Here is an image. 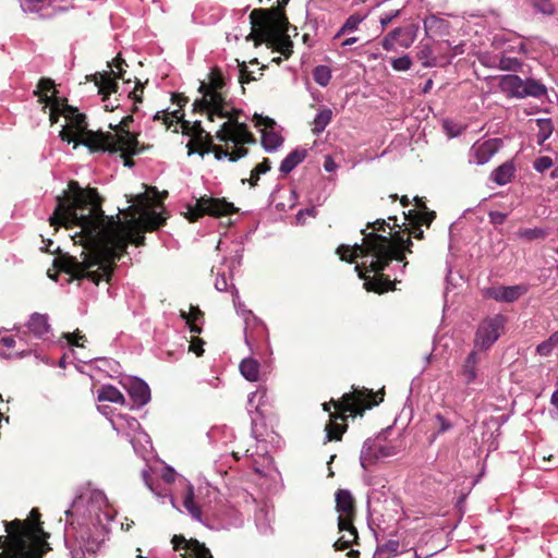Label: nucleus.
<instances>
[{
  "label": "nucleus",
  "mask_w": 558,
  "mask_h": 558,
  "mask_svg": "<svg viewBox=\"0 0 558 558\" xmlns=\"http://www.w3.org/2000/svg\"><path fill=\"white\" fill-rule=\"evenodd\" d=\"M126 209L125 222L105 216L95 189H82L71 181L63 196L57 197V206L49 217L50 226L66 229L78 228L71 235L74 243L84 247L82 259L63 256L54 264L75 279H88L95 284L110 280L113 264L129 243L136 246L144 242V231L161 227L165 218L156 210L154 196L148 192L137 194Z\"/></svg>",
  "instance_id": "f257e3e1"
},
{
  "label": "nucleus",
  "mask_w": 558,
  "mask_h": 558,
  "mask_svg": "<svg viewBox=\"0 0 558 558\" xmlns=\"http://www.w3.org/2000/svg\"><path fill=\"white\" fill-rule=\"evenodd\" d=\"M54 83L50 78H40L34 90V95L38 97V102L43 104L44 108L49 107V119L51 123H57L59 117H64L65 124L59 133L62 141L83 144L92 150H120L129 155L138 153V142L133 133L124 129H118L114 133L93 132L87 130L85 116L80 113L76 108L57 98Z\"/></svg>",
  "instance_id": "f03ea898"
},
{
  "label": "nucleus",
  "mask_w": 558,
  "mask_h": 558,
  "mask_svg": "<svg viewBox=\"0 0 558 558\" xmlns=\"http://www.w3.org/2000/svg\"><path fill=\"white\" fill-rule=\"evenodd\" d=\"M361 232L364 235L362 244L355 243L353 246L342 244L337 248V254H339L342 260L350 263L357 257L362 259V263L355 266V270L359 277L364 279V288L367 291L380 293L393 289L389 278H384L383 276L372 278L366 277L365 274H378L392 259L402 262L404 259V251L410 252L411 239L409 236L404 239L403 235L396 234L391 240L374 231L366 233L364 229Z\"/></svg>",
  "instance_id": "7ed1b4c3"
},
{
  "label": "nucleus",
  "mask_w": 558,
  "mask_h": 558,
  "mask_svg": "<svg viewBox=\"0 0 558 558\" xmlns=\"http://www.w3.org/2000/svg\"><path fill=\"white\" fill-rule=\"evenodd\" d=\"M65 514L81 548L95 554L106 541L116 511L104 492L86 488L73 500Z\"/></svg>",
  "instance_id": "20e7f679"
},
{
  "label": "nucleus",
  "mask_w": 558,
  "mask_h": 558,
  "mask_svg": "<svg viewBox=\"0 0 558 558\" xmlns=\"http://www.w3.org/2000/svg\"><path fill=\"white\" fill-rule=\"evenodd\" d=\"M201 99L195 100V105L201 110L206 111L209 120L215 117L227 119L216 132L219 141L232 140L234 143H253L254 137L247 131L246 124L239 121L242 110L235 109L227 100L226 83L220 71L211 70L208 75V82H202L199 85Z\"/></svg>",
  "instance_id": "39448f33"
},
{
  "label": "nucleus",
  "mask_w": 558,
  "mask_h": 558,
  "mask_svg": "<svg viewBox=\"0 0 558 558\" xmlns=\"http://www.w3.org/2000/svg\"><path fill=\"white\" fill-rule=\"evenodd\" d=\"M270 1L258 0L259 3ZM288 2L289 0H276L269 9L253 10L250 14L252 32L246 37L247 40H254L256 46L266 43L286 59L291 56L293 48V43L287 35L288 19L283 13Z\"/></svg>",
  "instance_id": "423d86ee"
},
{
  "label": "nucleus",
  "mask_w": 558,
  "mask_h": 558,
  "mask_svg": "<svg viewBox=\"0 0 558 558\" xmlns=\"http://www.w3.org/2000/svg\"><path fill=\"white\" fill-rule=\"evenodd\" d=\"M4 525L8 537L2 541L0 536V548L3 547L0 558H36L41 532L39 523L33 525L14 520Z\"/></svg>",
  "instance_id": "0eeeda50"
},
{
  "label": "nucleus",
  "mask_w": 558,
  "mask_h": 558,
  "mask_svg": "<svg viewBox=\"0 0 558 558\" xmlns=\"http://www.w3.org/2000/svg\"><path fill=\"white\" fill-rule=\"evenodd\" d=\"M507 317L502 314H495L484 318L477 326L474 349L487 351L499 339L505 330Z\"/></svg>",
  "instance_id": "6e6552de"
},
{
  "label": "nucleus",
  "mask_w": 558,
  "mask_h": 558,
  "mask_svg": "<svg viewBox=\"0 0 558 558\" xmlns=\"http://www.w3.org/2000/svg\"><path fill=\"white\" fill-rule=\"evenodd\" d=\"M235 210L233 204L225 199L201 197L196 199L195 205H189L187 218L190 221H196L203 215L227 216Z\"/></svg>",
  "instance_id": "1a4fd4ad"
},
{
  "label": "nucleus",
  "mask_w": 558,
  "mask_h": 558,
  "mask_svg": "<svg viewBox=\"0 0 558 558\" xmlns=\"http://www.w3.org/2000/svg\"><path fill=\"white\" fill-rule=\"evenodd\" d=\"M373 391L367 389H355L353 392L344 393L340 401L333 402L337 410L342 413L356 414L377 402H373Z\"/></svg>",
  "instance_id": "9d476101"
},
{
  "label": "nucleus",
  "mask_w": 558,
  "mask_h": 558,
  "mask_svg": "<svg viewBox=\"0 0 558 558\" xmlns=\"http://www.w3.org/2000/svg\"><path fill=\"white\" fill-rule=\"evenodd\" d=\"M418 26L411 24L405 27H397L389 32L381 40L386 51H395L397 47L410 48L417 37Z\"/></svg>",
  "instance_id": "9b49d317"
},
{
  "label": "nucleus",
  "mask_w": 558,
  "mask_h": 558,
  "mask_svg": "<svg viewBox=\"0 0 558 558\" xmlns=\"http://www.w3.org/2000/svg\"><path fill=\"white\" fill-rule=\"evenodd\" d=\"M111 424L113 428L118 433L124 434L128 438H130V441L132 442L134 449L136 450V447L134 445L135 438L138 440H145L146 442H149L148 435L141 429L140 422L130 415L126 414H119L114 418H111Z\"/></svg>",
  "instance_id": "f8f14e48"
},
{
  "label": "nucleus",
  "mask_w": 558,
  "mask_h": 558,
  "mask_svg": "<svg viewBox=\"0 0 558 558\" xmlns=\"http://www.w3.org/2000/svg\"><path fill=\"white\" fill-rule=\"evenodd\" d=\"M501 140L489 138L487 141L475 142L469 151V161L477 166L487 163L492 157L499 150Z\"/></svg>",
  "instance_id": "ddd939ff"
},
{
  "label": "nucleus",
  "mask_w": 558,
  "mask_h": 558,
  "mask_svg": "<svg viewBox=\"0 0 558 558\" xmlns=\"http://www.w3.org/2000/svg\"><path fill=\"white\" fill-rule=\"evenodd\" d=\"M172 544L175 550H184L182 558H213L209 549L196 539L186 541L183 536L174 535Z\"/></svg>",
  "instance_id": "4468645a"
},
{
  "label": "nucleus",
  "mask_w": 558,
  "mask_h": 558,
  "mask_svg": "<svg viewBox=\"0 0 558 558\" xmlns=\"http://www.w3.org/2000/svg\"><path fill=\"white\" fill-rule=\"evenodd\" d=\"M256 125H264L262 130V144L267 151H274L281 146L283 140L281 135L275 131V122L269 118H263L262 116L255 114Z\"/></svg>",
  "instance_id": "2eb2a0df"
},
{
  "label": "nucleus",
  "mask_w": 558,
  "mask_h": 558,
  "mask_svg": "<svg viewBox=\"0 0 558 558\" xmlns=\"http://www.w3.org/2000/svg\"><path fill=\"white\" fill-rule=\"evenodd\" d=\"M95 85L98 88V93L102 95L104 107L108 111H112L119 105L116 102L117 99L111 100L110 95L117 92V82L116 77L110 76V74H95L94 75Z\"/></svg>",
  "instance_id": "dca6fc26"
},
{
  "label": "nucleus",
  "mask_w": 558,
  "mask_h": 558,
  "mask_svg": "<svg viewBox=\"0 0 558 558\" xmlns=\"http://www.w3.org/2000/svg\"><path fill=\"white\" fill-rule=\"evenodd\" d=\"M527 288L523 284L517 286H500L493 287L485 290L484 295L486 298L493 299L497 302H514L524 293H526Z\"/></svg>",
  "instance_id": "f3484780"
},
{
  "label": "nucleus",
  "mask_w": 558,
  "mask_h": 558,
  "mask_svg": "<svg viewBox=\"0 0 558 558\" xmlns=\"http://www.w3.org/2000/svg\"><path fill=\"white\" fill-rule=\"evenodd\" d=\"M336 509L339 513L338 525L344 526L349 519L355 515L354 499L348 489H338L336 493Z\"/></svg>",
  "instance_id": "a211bd4d"
},
{
  "label": "nucleus",
  "mask_w": 558,
  "mask_h": 558,
  "mask_svg": "<svg viewBox=\"0 0 558 558\" xmlns=\"http://www.w3.org/2000/svg\"><path fill=\"white\" fill-rule=\"evenodd\" d=\"M125 388L135 407L141 408L150 401V389L143 379L132 377L128 379Z\"/></svg>",
  "instance_id": "6ab92c4d"
},
{
  "label": "nucleus",
  "mask_w": 558,
  "mask_h": 558,
  "mask_svg": "<svg viewBox=\"0 0 558 558\" xmlns=\"http://www.w3.org/2000/svg\"><path fill=\"white\" fill-rule=\"evenodd\" d=\"M381 449L383 446L379 445L376 440L368 438L363 442L360 454V463L364 470H367L371 465L377 462L379 459L378 450Z\"/></svg>",
  "instance_id": "aec40b11"
},
{
  "label": "nucleus",
  "mask_w": 558,
  "mask_h": 558,
  "mask_svg": "<svg viewBox=\"0 0 558 558\" xmlns=\"http://www.w3.org/2000/svg\"><path fill=\"white\" fill-rule=\"evenodd\" d=\"M338 527L342 535L336 541L333 547L336 550H344L356 542L357 531L353 525V519H349L348 524L344 526L338 525Z\"/></svg>",
  "instance_id": "412c9836"
},
{
  "label": "nucleus",
  "mask_w": 558,
  "mask_h": 558,
  "mask_svg": "<svg viewBox=\"0 0 558 558\" xmlns=\"http://www.w3.org/2000/svg\"><path fill=\"white\" fill-rule=\"evenodd\" d=\"M478 351L473 349L466 356L463 365L461 374L463 376L464 383L466 385H471L475 381L477 377V365L480 364Z\"/></svg>",
  "instance_id": "4be33fe9"
},
{
  "label": "nucleus",
  "mask_w": 558,
  "mask_h": 558,
  "mask_svg": "<svg viewBox=\"0 0 558 558\" xmlns=\"http://www.w3.org/2000/svg\"><path fill=\"white\" fill-rule=\"evenodd\" d=\"M424 29L428 37L442 36L448 32V22L430 14L424 19Z\"/></svg>",
  "instance_id": "5701e85b"
},
{
  "label": "nucleus",
  "mask_w": 558,
  "mask_h": 558,
  "mask_svg": "<svg viewBox=\"0 0 558 558\" xmlns=\"http://www.w3.org/2000/svg\"><path fill=\"white\" fill-rule=\"evenodd\" d=\"M274 520V510L263 506L255 513L256 527L260 534L267 535L272 532L271 522Z\"/></svg>",
  "instance_id": "b1692460"
},
{
  "label": "nucleus",
  "mask_w": 558,
  "mask_h": 558,
  "mask_svg": "<svg viewBox=\"0 0 558 558\" xmlns=\"http://www.w3.org/2000/svg\"><path fill=\"white\" fill-rule=\"evenodd\" d=\"M523 80L518 75H504L500 80V88L512 97L522 98Z\"/></svg>",
  "instance_id": "393cba45"
},
{
  "label": "nucleus",
  "mask_w": 558,
  "mask_h": 558,
  "mask_svg": "<svg viewBox=\"0 0 558 558\" xmlns=\"http://www.w3.org/2000/svg\"><path fill=\"white\" fill-rule=\"evenodd\" d=\"M28 330L38 338L49 332L50 326L48 316L45 314L34 313L27 324Z\"/></svg>",
  "instance_id": "a878e982"
},
{
  "label": "nucleus",
  "mask_w": 558,
  "mask_h": 558,
  "mask_svg": "<svg viewBox=\"0 0 558 558\" xmlns=\"http://www.w3.org/2000/svg\"><path fill=\"white\" fill-rule=\"evenodd\" d=\"M307 151L304 148H295L292 150L280 165V172L283 174L290 173L298 165H300L306 157Z\"/></svg>",
  "instance_id": "bb28decb"
},
{
  "label": "nucleus",
  "mask_w": 558,
  "mask_h": 558,
  "mask_svg": "<svg viewBox=\"0 0 558 558\" xmlns=\"http://www.w3.org/2000/svg\"><path fill=\"white\" fill-rule=\"evenodd\" d=\"M226 142H232L234 147L232 151H229L228 149L222 148L221 146L214 147V153L217 159H223L228 158L231 161H236L240 158L244 157L247 154V149L239 146L242 144H245L244 142L241 143H234L232 140H227Z\"/></svg>",
  "instance_id": "cd10ccee"
},
{
  "label": "nucleus",
  "mask_w": 558,
  "mask_h": 558,
  "mask_svg": "<svg viewBox=\"0 0 558 558\" xmlns=\"http://www.w3.org/2000/svg\"><path fill=\"white\" fill-rule=\"evenodd\" d=\"M515 168L512 162H505L497 167L490 173V180H493L498 185H505L509 183L514 175Z\"/></svg>",
  "instance_id": "c85d7f7f"
},
{
  "label": "nucleus",
  "mask_w": 558,
  "mask_h": 558,
  "mask_svg": "<svg viewBox=\"0 0 558 558\" xmlns=\"http://www.w3.org/2000/svg\"><path fill=\"white\" fill-rule=\"evenodd\" d=\"M367 16H368V12H365V13L356 12L354 14H351L345 20V22L343 23L341 28L335 35V39L345 35V34L355 32L359 28L360 24L363 21H365Z\"/></svg>",
  "instance_id": "c756f323"
},
{
  "label": "nucleus",
  "mask_w": 558,
  "mask_h": 558,
  "mask_svg": "<svg viewBox=\"0 0 558 558\" xmlns=\"http://www.w3.org/2000/svg\"><path fill=\"white\" fill-rule=\"evenodd\" d=\"M185 490L183 496V507L191 514V517L197 521L202 520V511L194 501V492L191 484H185Z\"/></svg>",
  "instance_id": "7c9ffc66"
},
{
  "label": "nucleus",
  "mask_w": 558,
  "mask_h": 558,
  "mask_svg": "<svg viewBox=\"0 0 558 558\" xmlns=\"http://www.w3.org/2000/svg\"><path fill=\"white\" fill-rule=\"evenodd\" d=\"M97 399L100 402L109 401L119 404H123L125 401L124 396L121 393V391L112 385L102 386L98 390Z\"/></svg>",
  "instance_id": "2f4dec72"
},
{
  "label": "nucleus",
  "mask_w": 558,
  "mask_h": 558,
  "mask_svg": "<svg viewBox=\"0 0 558 558\" xmlns=\"http://www.w3.org/2000/svg\"><path fill=\"white\" fill-rule=\"evenodd\" d=\"M500 53H507V54H522L527 56L529 54V48L527 45L524 43V40L517 34H513V36L510 38L506 47Z\"/></svg>",
  "instance_id": "473e14b6"
},
{
  "label": "nucleus",
  "mask_w": 558,
  "mask_h": 558,
  "mask_svg": "<svg viewBox=\"0 0 558 558\" xmlns=\"http://www.w3.org/2000/svg\"><path fill=\"white\" fill-rule=\"evenodd\" d=\"M240 372L250 381H256L259 376V364L254 359H244L240 364Z\"/></svg>",
  "instance_id": "72a5a7b5"
},
{
  "label": "nucleus",
  "mask_w": 558,
  "mask_h": 558,
  "mask_svg": "<svg viewBox=\"0 0 558 558\" xmlns=\"http://www.w3.org/2000/svg\"><path fill=\"white\" fill-rule=\"evenodd\" d=\"M522 65L523 62L512 54L500 53L498 56V69L501 71L518 72Z\"/></svg>",
  "instance_id": "f704fd0d"
},
{
  "label": "nucleus",
  "mask_w": 558,
  "mask_h": 558,
  "mask_svg": "<svg viewBox=\"0 0 558 558\" xmlns=\"http://www.w3.org/2000/svg\"><path fill=\"white\" fill-rule=\"evenodd\" d=\"M523 95L522 98L532 96V97H541L546 94V87L544 84L539 83L536 80L527 78L523 80Z\"/></svg>",
  "instance_id": "c9c22d12"
},
{
  "label": "nucleus",
  "mask_w": 558,
  "mask_h": 558,
  "mask_svg": "<svg viewBox=\"0 0 558 558\" xmlns=\"http://www.w3.org/2000/svg\"><path fill=\"white\" fill-rule=\"evenodd\" d=\"M534 14L551 16L556 12V4L553 0H529Z\"/></svg>",
  "instance_id": "e433bc0d"
},
{
  "label": "nucleus",
  "mask_w": 558,
  "mask_h": 558,
  "mask_svg": "<svg viewBox=\"0 0 558 558\" xmlns=\"http://www.w3.org/2000/svg\"><path fill=\"white\" fill-rule=\"evenodd\" d=\"M400 553V543L397 539H389L377 547L374 558H391Z\"/></svg>",
  "instance_id": "4c0bfd02"
},
{
  "label": "nucleus",
  "mask_w": 558,
  "mask_h": 558,
  "mask_svg": "<svg viewBox=\"0 0 558 558\" xmlns=\"http://www.w3.org/2000/svg\"><path fill=\"white\" fill-rule=\"evenodd\" d=\"M332 111L329 108H324L318 111L313 122V133L320 134L326 126L330 123Z\"/></svg>",
  "instance_id": "58836bf2"
},
{
  "label": "nucleus",
  "mask_w": 558,
  "mask_h": 558,
  "mask_svg": "<svg viewBox=\"0 0 558 558\" xmlns=\"http://www.w3.org/2000/svg\"><path fill=\"white\" fill-rule=\"evenodd\" d=\"M535 123L538 129L537 134H536L537 144L543 145L545 143V141H547L553 133L554 126H553L551 120L541 118V119H536Z\"/></svg>",
  "instance_id": "ea45409f"
},
{
  "label": "nucleus",
  "mask_w": 558,
  "mask_h": 558,
  "mask_svg": "<svg viewBox=\"0 0 558 558\" xmlns=\"http://www.w3.org/2000/svg\"><path fill=\"white\" fill-rule=\"evenodd\" d=\"M417 58L424 68H433L437 64L433 48L429 44L421 43L417 51Z\"/></svg>",
  "instance_id": "a19ab883"
},
{
  "label": "nucleus",
  "mask_w": 558,
  "mask_h": 558,
  "mask_svg": "<svg viewBox=\"0 0 558 558\" xmlns=\"http://www.w3.org/2000/svg\"><path fill=\"white\" fill-rule=\"evenodd\" d=\"M203 313L197 307H190V312H181V317L185 319L186 324L190 326L191 332L199 333L201 327L197 325V322L201 320Z\"/></svg>",
  "instance_id": "79ce46f5"
},
{
  "label": "nucleus",
  "mask_w": 558,
  "mask_h": 558,
  "mask_svg": "<svg viewBox=\"0 0 558 558\" xmlns=\"http://www.w3.org/2000/svg\"><path fill=\"white\" fill-rule=\"evenodd\" d=\"M24 12L43 13L44 9L51 5V0H20Z\"/></svg>",
  "instance_id": "37998d69"
},
{
  "label": "nucleus",
  "mask_w": 558,
  "mask_h": 558,
  "mask_svg": "<svg viewBox=\"0 0 558 558\" xmlns=\"http://www.w3.org/2000/svg\"><path fill=\"white\" fill-rule=\"evenodd\" d=\"M339 415L332 413L330 414V422L326 426V437L327 440H340L341 436L344 432V427L337 424L333 420L338 418Z\"/></svg>",
  "instance_id": "c03bdc74"
},
{
  "label": "nucleus",
  "mask_w": 558,
  "mask_h": 558,
  "mask_svg": "<svg viewBox=\"0 0 558 558\" xmlns=\"http://www.w3.org/2000/svg\"><path fill=\"white\" fill-rule=\"evenodd\" d=\"M314 81L325 87L331 80V70L327 65H317L313 71Z\"/></svg>",
  "instance_id": "a18cd8bd"
},
{
  "label": "nucleus",
  "mask_w": 558,
  "mask_h": 558,
  "mask_svg": "<svg viewBox=\"0 0 558 558\" xmlns=\"http://www.w3.org/2000/svg\"><path fill=\"white\" fill-rule=\"evenodd\" d=\"M232 296H233L234 307L236 308L238 312L241 311V315L243 316L244 322H245V329H247V327L251 325V323L256 322V317L252 314L251 311L241 310L243 304L241 303L239 292L234 287L232 290Z\"/></svg>",
  "instance_id": "49530a36"
},
{
  "label": "nucleus",
  "mask_w": 558,
  "mask_h": 558,
  "mask_svg": "<svg viewBox=\"0 0 558 558\" xmlns=\"http://www.w3.org/2000/svg\"><path fill=\"white\" fill-rule=\"evenodd\" d=\"M434 424L437 428L436 434L433 438H435L437 435L444 434L448 430H450L453 427V424L448 420L445 415L437 413L434 415Z\"/></svg>",
  "instance_id": "de8ad7c7"
},
{
  "label": "nucleus",
  "mask_w": 558,
  "mask_h": 558,
  "mask_svg": "<svg viewBox=\"0 0 558 558\" xmlns=\"http://www.w3.org/2000/svg\"><path fill=\"white\" fill-rule=\"evenodd\" d=\"M264 398H266L265 389H257L256 391L250 393L247 401L250 411H252V409L258 411L259 407L264 403Z\"/></svg>",
  "instance_id": "09e8293b"
},
{
  "label": "nucleus",
  "mask_w": 558,
  "mask_h": 558,
  "mask_svg": "<svg viewBox=\"0 0 558 558\" xmlns=\"http://www.w3.org/2000/svg\"><path fill=\"white\" fill-rule=\"evenodd\" d=\"M514 33H498L493 36L492 46L495 49H500L501 51L513 36Z\"/></svg>",
  "instance_id": "8fccbe9b"
},
{
  "label": "nucleus",
  "mask_w": 558,
  "mask_h": 558,
  "mask_svg": "<svg viewBox=\"0 0 558 558\" xmlns=\"http://www.w3.org/2000/svg\"><path fill=\"white\" fill-rule=\"evenodd\" d=\"M412 65V60L409 56H402L396 59H392L391 66L396 71H408Z\"/></svg>",
  "instance_id": "3c124183"
},
{
  "label": "nucleus",
  "mask_w": 558,
  "mask_h": 558,
  "mask_svg": "<svg viewBox=\"0 0 558 558\" xmlns=\"http://www.w3.org/2000/svg\"><path fill=\"white\" fill-rule=\"evenodd\" d=\"M125 65H126L125 61L122 58H120V57L114 58L113 63L109 64V66L111 68V71L109 72V74L110 75L114 74L117 77L122 78ZM105 74H108V72H106Z\"/></svg>",
  "instance_id": "603ef678"
},
{
  "label": "nucleus",
  "mask_w": 558,
  "mask_h": 558,
  "mask_svg": "<svg viewBox=\"0 0 558 558\" xmlns=\"http://www.w3.org/2000/svg\"><path fill=\"white\" fill-rule=\"evenodd\" d=\"M401 13V9L384 12L379 17V23L383 28L387 27L396 17Z\"/></svg>",
  "instance_id": "864d4df0"
},
{
  "label": "nucleus",
  "mask_w": 558,
  "mask_h": 558,
  "mask_svg": "<svg viewBox=\"0 0 558 558\" xmlns=\"http://www.w3.org/2000/svg\"><path fill=\"white\" fill-rule=\"evenodd\" d=\"M551 166H553V159L548 156L538 157L534 161V169L537 172H544L545 170L549 169Z\"/></svg>",
  "instance_id": "5fc2aeb1"
},
{
  "label": "nucleus",
  "mask_w": 558,
  "mask_h": 558,
  "mask_svg": "<svg viewBox=\"0 0 558 558\" xmlns=\"http://www.w3.org/2000/svg\"><path fill=\"white\" fill-rule=\"evenodd\" d=\"M520 236L525 238L527 240H534L538 238H544L545 232L542 229L534 228V229H524L520 231Z\"/></svg>",
  "instance_id": "6e6d98bb"
},
{
  "label": "nucleus",
  "mask_w": 558,
  "mask_h": 558,
  "mask_svg": "<svg viewBox=\"0 0 558 558\" xmlns=\"http://www.w3.org/2000/svg\"><path fill=\"white\" fill-rule=\"evenodd\" d=\"M478 61L487 66V68H496L498 69V56L497 57H490L487 53L481 54L478 57Z\"/></svg>",
  "instance_id": "4d7b16f0"
},
{
  "label": "nucleus",
  "mask_w": 558,
  "mask_h": 558,
  "mask_svg": "<svg viewBox=\"0 0 558 558\" xmlns=\"http://www.w3.org/2000/svg\"><path fill=\"white\" fill-rule=\"evenodd\" d=\"M553 351L554 347L549 343L548 340L541 342L536 347V353L539 354L541 356H548L551 354Z\"/></svg>",
  "instance_id": "13d9d810"
},
{
  "label": "nucleus",
  "mask_w": 558,
  "mask_h": 558,
  "mask_svg": "<svg viewBox=\"0 0 558 558\" xmlns=\"http://www.w3.org/2000/svg\"><path fill=\"white\" fill-rule=\"evenodd\" d=\"M215 288L220 292L226 291L228 289V279L225 275H220L217 277Z\"/></svg>",
  "instance_id": "bf43d9fd"
},
{
  "label": "nucleus",
  "mask_w": 558,
  "mask_h": 558,
  "mask_svg": "<svg viewBox=\"0 0 558 558\" xmlns=\"http://www.w3.org/2000/svg\"><path fill=\"white\" fill-rule=\"evenodd\" d=\"M270 161L269 159H264L260 163H258L254 169L256 174H263L270 170Z\"/></svg>",
  "instance_id": "052dcab7"
},
{
  "label": "nucleus",
  "mask_w": 558,
  "mask_h": 558,
  "mask_svg": "<svg viewBox=\"0 0 558 558\" xmlns=\"http://www.w3.org/2000/svg\"><path fill=\"white\" fill-rule=\"evenodd\" d=\"M182 113L180 112V110H175L174 112L171 113V117L170 116H166L165 119H163V123L167 125V126H170L174 121H179L182 119Z\"/></svg>",
  "instance_id": "680f3d73"
},
{
  "label": "nucleus",
  "mask_w": 558,
  "mask_h": 558,
  "mask_svg": "<svg viewBox=\"0 0 558 558\" xmlns=\"http://www.w3.org/2000/svg\"><path fill=\"white\" fill-rule=\"evenodd\" d=\"M65 338L68 339V342L70 344L78 347V345H81L78 343V340L84 339V336L81 335L80 332H75V333H66Z\"/></svg>",
  "instance_id": "e2e57ef3"
},
{
  "label": "nucleus",
  "mask_w": 558,
  "mask_h": 558,
  "mask_svg": "<svg viewBox=\"0 0 558 558\" xmlns=\"http://www.w3.org/2000/svg\"><path fill=\"white\" fill-rule=\"evenodd\" d=\"M161 476L166 484H170L174 481V471L172 469H167L163 471Z\"/></svg>",
  "instance_id": "0e129e2a"
},
{
  "label": "nucleus",
  "mask_w": 558,
  "mask_h": 558,
  "mask_svg": "<svg viewBox=\"0 0 558 558\" xmlns=\"http://www.w3.org/2000/svg\"><path fill=\"white\" fill-rule=\"evenodd\" d=\"M385 225H386L385 220L378 219V220H376V221H374L372 223L369 222L367 225V228H373L374 231H384L385 230V228H384Z\"/></svg>",
  "instance_id": "69168bd1"
},
{
  "label": "nucleus",
  "mask_w": 558,
  "mask_h": 558,
  "mask_svg": "<svg viewBox=\"0 0 558 558\" xmlns=\"http://www.w3.org/2000/svg\"><path fill=\"white\" fill-rule=\"evenodd\" d=\"M336 167H337V166H336L335 161H333L330 157H327V158L325 159L324 168H325V170H326L327 172H332V171H335Z\"/></svg>",
  "instance_id": "338daca9"
},
{
  "label": "nucleus",
  "mask_w": 558,
  "mask_h": 558,
  "mask_svg": "<svg viewBox=\"0 0 558 558\" xmlns=\"http://www.w3.org/2000/svg\"><path fill=\"white\" fill-rule=\"evenodd\" d=\"M0 342L5 347V348H13L15 345V340L13 337H3L0 339Z\"/></svg>",
  "instance_id": "774afa93"
}]
</instances>
